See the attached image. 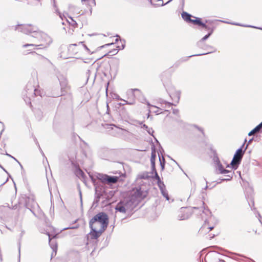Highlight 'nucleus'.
<instances>
[{"label": "nucleus", "instance_id": "obj_1", "mask_svg": "<svg viewBox=\"0 0 262 262\" xmlns=\"http://www.w3.org/2000/svg\"><path fill=\"white\" fill-rule=\"evenodd\" d=\"M31 43H26L23 45V47L27 48L28 47H33V49H43L47 48L52 43L51 38L47 34L37 30L34 35H32V39L30 40ZM32 49H29L28 51H31Z\"/></svg>", "mask_w": 262, "mask_h": 262}, {"label": "nucleus", "instance_id": "obj_2", "mask_svg": "<svg viewBox=\"0 0 262 262\" xmlns=\"http://www.w3.org/2000/svg\"><path fill=\"white\" fill-rule=\"evenodd\" d=\"M23 98L25 101L26 103L28 105H31V100L34 96H40V92L29 81L26 85V88L22 92Z\"/></svg>", "mask_w": 262, "mask_h": 262}, {"label": "nucleus", "instance_id": "obj_3", "mask_svg": "<svg viewBox=\"0 0 262 262\" xmlns=\"http://www.w3.org/2000/svg\"><path fill=\"white\" fill-rule=\"evenodd\" d=\"M135 205L132 200L124 199L119 202L115 207V210L122 213H130L134 209Z\"/></svg>", "mask_w": 262, "mask_h": 262}, {"label": "nucleus", "instance_id": "obj_4", "mask_svg": "<svg viewBox=\"0 0 262 262\" xmlns=\"http://www.w3.org/2000/svg\"><path fill=\"white\" fill-rule=\"evenodd\" d=\"M97 222L100 224V228L102 231H104L108 224V217L107 215L103 212H99L95 215L92 219L91 223Z\"/></svg>", "mask_w": 262, "mask_h": 262}, {"label": "nucleus", "instance_id": "obj_5", "mask_svg": "<svg viewBox=\"0 0 262 262\" xmlns=\"http://www.w3.org/2000/svg\"><path fill=\"white\" fill-rule=\"evenodd\" d=\"M244 146V143L240 148L236 150L235 153L234 154L233 158L231 162L230 165L231 167L234 169H236L241 163L245 151L248 147V145H246L244 150H243Z\"/></svg>", "mask_w": 262, "mask_h": 262}, {"label": "nucleus", "instance_id": "obj_6", "mask_svg": "<svg viewBox=\"0 0 262 262\" xmlns=\"http://www.w3.org/2000/svg\"><path fill=\"white\" fill-rule=\"evenodd\" d=\"M135 92H138L140 94L141 93L140 90L138 89H131L128 90L127 91L126 93L128 96V98L129 99V101H127V100H124V99L121 98L119 96H118L116 97V99L117 100H121V101H122L123 102H124V103H119L118 104L120 105H124L125 104H129V105L135 104V102H136V100H135L136 96H135Z\"/></svg>", "mask_w": 262, "mask_h": 262}, {"label": "nucleus", "instance_id": "obj_7", "mask_svg": "<svg viewBox=\"0 0 262 262\" xmlns=\"http://www.w3.org/2000/svg\"><path fill=\"white\" fill-rule=\"evenodd\" d=\"M15 30L23 32L24 34H30L32 36V35H34L35 32L38 30V28L31 25H18L15 26Z\"/></svg>", "mask_w": 262, "mask_h": 262}, {"label": "nucleus", "instance_id": "obj_8", "mask_svg": "<svg viewBox=\"0 0 262 262\" xmlns=\"http://www.w3.org/2000/svg\"><path fill=\"white\" fill-rule=\"evenodd\" d=\"M192 214V208H181L178 215V219L180 221L185 220L189 219Z\"/></svg>", "mask_w": 262, "mask_h": 262}, {"label": "nucleus", "instance_id": "obj_9", "mask_svg": "<svg viewBox=\"0 0 262 262\" xmlns=\"http://www.w3.org/2000/svg\"><path fill=\"white\" fill-rule=\"evenodd\" d=\"M220 254L216 252L208 253L205 258L206 262H225L220 258Z\"/></svg>", "mask_w": 262, "mask_h": 262}, {"label": "nucleus", "instance_id": "obj_10", "mask_svg": "<svg viewBox=\"0 0 262 262\" xmlns=\"http://www.w3.org/2000/svg\"><path fill=\"white\" fill-rule=\"evenodd\" d=\"M216 173L219 174H228V179L227 180H231L233 177L234 172L226 169L224 168L222 163L217 165L216 166Z\"/></svg>", "mask_w": 262, "mask_h": 262}, {"label": "nucleus", "instance_id": "obj_11", "mask_svg": "<svg viewBox=\"0 0 262 262\" xmlns=\"http://www.w3.org/2000/svg\"><path fill=\"white\" fill-rule=\"evenodd\" d=\"M201 204L202 205V206H201L200 208L194 207H193L192 209L194 210H200L199 213H200V215L201 216V218L206 221L207 219L206 217H205L204 215L209 216V215H210L211 212L208 209H206L205 208V207L204 206V205L205 204L204 202L201 201Z\"/></svg>", "mask_w": 262, "mask_h": 262}, {"label": "nucleus", "instance_id": "obj_12", "mask_svg": "<svg viewBox=\"0 0 262 262\" xmlns=\"http://www.w3.org/2000/svg\"><path fill=\"white\" fill-rule=\"evenodd\" d=\"M201 26L207 30L208 31V33H210V34H212L215 28V26L213 25L212 21L209 20H205V23L202 22V25Z\"/></svg>", "mask_w": 262, "mask_h": 262}, {"label": "nucleus", "instance_id": "obj_13", "mask_svg": "<svg viewBox=\"0 0 262 262\" xmlns=\"http://www.w3.org/2000/svg\"><path fill=\"white\" fill-rule=\"evenodd\" d=\"M58 79L59 81V83L61 87V94L60 95H63L69 89V86L68 85L67 79L63 76L61 77H58Z\"/></svg>", "mask_w": 262, "mask_h": 262}, {"label": "nucleus", "instance_id": "obj_14", "mask_svg": "<svg viewBox=\"0 0 262 262\" xmlns=\"http://www.w3.org/2000/svg\"><path fill=\"white\" fill-rule=\"evenodd\" d=\"M49 245L50 246L51 248L52 249V252L51 255V259L54 257L56 255V252L57 250V243L55 239L54 238L51 239L49 234Z\"/></svg>", "mask_w": 262, "mask_h": 262}, {"label": "nucleus", "instance_id": "obj_15", "mask_svg": "<svg viewBox=\"0 0 262 262\" xmlns=\"http://www.w3.org/2000/svg\"><path fill=\"white\" fill-rule=\"evenodd\" d=\"M146 191H143L141 188H139L134 190L133 196H134L138 200H140L143 199L146 196Z\"/></svg>", "mask_w": 262, "mask_h": 262}, {"label": "nucleus", "instance_id": "obj_16", "mask_svg": "<svg viewBox=\"0 0 262 262\" xmlns=\"http://www.w3.org/2000/svg\"><path fill=\"white\" fill-rule=\"evenodd\" d=\"M91 231L89 233V237L93 239H97L101 234L104 232L102 230V229L99 228L98 230L91 228Z\"/></svg>", "mask_w": 262, "mask_h": 262}, {"label": "nucleus", "instance_id": "obj_17", "mask_svg": "<svg viewBox=\"0 0 262 262\" xmlns=\"http://www.w3.org/2000/svg\"><path fill=\"white\" fill-rule=\"evenodd\" d=\"M119 41L121 43V47L120 45L117 47V49H113L108 52V53L111 54L112 55H116L118 53V50H123L125 48V40L124 39H119Z\"/></svg>", "mask_w": 262, "mask_h": 262}, {"label": "nucleus", "instance_id": "obj_18", "mask_svg": "<svg viewBox=\"0 0 262 262\" xmlns=\"http://www.w3.org/2000/svg\"><path fill=\"white\" fill-rule=\"evenodd\" d=\"M119 179V178L117 176H111L107 175V177L106 178V183L110 184H115L117 183Z\"/></svg>", "mask_w": 262, "mask_h": 262}, {"label": "nucleus", "instance_id": "obj_19", "mask_svg": "<svg viewBox=\"0 0 262 262\" xmlns=\"http://www.w3.org/2000/svg\"><path fill=\"white\" fill-rule=\"evenodd\" d=\"M262 129V122L259 123L258 125H257L254 128H253L251 131H250L248 136H251L254 135L255 134L259 132Z\"/></svg>", "mask_w": 262, "mask_h": 262}, {"label": "nucleus", "instance_id": "obj_20", "mask_svg": "<svg viewBox=\"0 0 262 262\" xmlns=\"http://www.w3.org/2000/svg\"><path fill=\"white\" fill-rule=\"evenodd\" d=\"M222 21L224 22V23H225L226 24H232V25H236V26H242V27H245L253 28L258 29L262 30V28L257 27L253 26H252V25H245L241 24L239 23H229V22L225 21Z\"/></svg>", "mask_w": 262, "mask_h": 262}, {"label": "nucleus", "instance_id": "obj_21", "mask_svg": "<svg viewBox=\"0 0 262 262\" xmlns=\"http://www.w3.org/2000/svg\"><path fill=\"white\" fill-rule=\"evenodd\" d=\"M192 17L194 19H193L190 18V20L188 23H192L193 25H198L199 26H201V25H202V21L201 20L200 18H198L195 16H192Z\"/></svg>", "mask_w": 262, "mask_h": 262}, {"label": "nucleus", "instance_id": "obj_22", "mask_svg": "<svg viewBox=\"0 0 262 262\" xmlns=\"http://www.w3.org/2000/svg\"><path fill=\"white\" fill-rule=\"evenodd\" d=\"M148 105L149 106V112H152L157 115L162 113V112H160V110H161L160 108L154 105H150L149 103L148 104Z\"/></svg>", "mask_w": 262, "mask_h": 262}, {"label": "nucleus", "instance_id": "obj_23", "mask_svg": "<svg viewBox=\"0 0 262 262\" xmlns=\"http://www.w3.org/2000/svg\"><path fill=\"white\" fill-rule=\"evenodd\" d=\"M140 124L141 125V128L145 129L150 135L153 136L154 131L152 128L148 127L147 125L143 124L142 122H140Z\"/></svg>", "mask_w": 262, "mask_h": 262}, {"label": "nucleus", "instance_id": "obj_24", "mask_svg": "<svg viewBox=\"0 0 262 262\" xmlns=\"http://www.w3.org/2000/svg\"><path fill=\"white\" fill-rule=\"evenodd\" d=\"M182 18L187 23H189L192 15L186 12H183L181 14Z\"/></svg>", "mask_w": 262, "mask_h": 262}, {"label": "nucleus", "instance_id": "obj_25", "mask_svg": "<svg viewBox=\"0 0 262 262\" xmlns=\"http://www.w3.org/2000/svg\"><path fill=\"white\" fill-rule=\"evenodd\" d=\"M156 154L154 152H152L151 153V156L150 158V162H151V170H155L156 167H155V158H156Z\"/></svg>", "mask_w": 262, "mask_h": 262}, {"label": "nucleus", "instance_id": "obj_26", "mask_svg": "<svg viewBox=\"0 0 262 262\" xmlns=\"http://www.w3.org/2000/svg\"><path fill=\"white\" fill-rule=\"evenodd\" d=\"M97 178L100 180L102 182L106 183V178L107 175L105 174L97 173L96 176Z\"/></svg>", "mask_w": 262, "mask_h": 262}, {"label": "nucleus", "instance_id": "obj_27", "mask_svg": "<svg viewBox=\"0 0 262 262\" xmlns=\"http://www.w3.org/2000/svg\"><path fill=\"white\" fill-rule=\"evenodd\" d=\"M149 178V173L147 172H143L139 174L137 176V179H147Z\"/></svg>", "mask_w": 262, "mask_h": 262}, {"label": "nucleus", "instance_id": "obj_28", "mask_svg": "<svg viewBox=\"0 0 262 262\" xmlns=\"http://www.w3.org/2000/svg\"><path fill=\"white\" fill-rule=\"evenodd\" d=\"M172 0H169L167 3H163V0H157V2H158V3L157 4H153V6L155 7H160V6H165V5L169 3L170 2H171Z\"/></svg>", "mask_w": 262, "mask_h": 262}, {"label": "nucleus", "instance_id": "obj_29", "mask_svg": "<svg viewBox=\"0 0 262 262\" xmlns=\"http://www.w3.org/2000/svg\"><path fill=\"white\" fill-rule=\"evenodd\" d=\"M89 225L90 228H93L96 230H98L99 229V227H100V224H99L97 221L92 223L91 220L90 221Z\"/></svg>", "mask_w": 262, "mask_h": 262}, {"label": "nucleus", "instance_id": "obj_30", "mask_svg": "<svg viewBox=\"0 0 262 262\" xmlns=\"http://www.w3.org/2000/svg\"><path fill=\"white\" fill-rule=\"evenodd\" d=\"M216 51V49H214L213 51H210L209 52H208V53H202V54H195V55H190L189 56L187 57H186L184 59H183L182 60V61H186L188 60V58L189 57H193V56H201V55H206V54H209V53H212V52H214Z\"/></svg>", "mask_w": 262, "mask_h": 262}, {"label": "nucleus", "instance_id": "obj_31", "mask_svg": "<svg viewBox=\"0 0 262 262\" xmlns=\"http://www.w3.org/2000/svg\"><path fill=\"white\" fill-rule=\"evenodd\" d=\"M211 35V34H210V33H208L207 35H205L202 39H201L198 42V45L199 46H200L201 43H203L204 41L207 39Z\"/></svg>", "mask_w": 262, "mask_h": 262}, {"label": "nucleus", "instance_id": "obj_32", "mask_svg": "<svg viewBox=\"0 0 262 262\" xmlns=\"http://www.w3.org/2000/svg\"><path fill=\"white\" fill-rule=\"evenodd\" d=\"M70 18L71 20L69 21L68 19H67V22L74 28L77 27V24L76 21L74 20L71 17H70Z\"/></svg>", "mask_w": 262, "mask_h": 262}, {"label": "nucleus", "instance_id": "obj_33", "mask_svg": "<svg viewBox=\"0 0 262 262\" xmlns=\"http://www.w3.org/2000/svg\"><path fill=\"white\" fill-rule=\"evenodd\" d=\"M161 192L162 195L166 199V200L168 201L169 200V195L166 189L161 191Z\"/></svg>", "mask_w": 262, "mask_h": 262}, {"label": "nucleus", "instance_id": "obj_34", "mask_svg": "<svg viewBox=\"0 0 262 262\" xmlns=\"http://www.w3.org/2000/svg\"><path fill=\"white\" fill-rule=\"evenodd\" d=\"M158 185L159 187L160 191H162V190L166 189L165 185H164V184L163 182H161V181L158 182Z\"/></svg>", "mask_w": 262, "mask_h": 262}, {"label": "nucleus", "instance_id": "obj_35", "mask_svg": "<svg viewBox=\"0 0 262 262\" xmlns=\"http://www.w3.org/2000/svg\"><path fill=\"white\" fill-rule=\"evenodd\" d=\"M159 161L160 163V166L161 167L162 170H163L164 169L165 167V159L163 157H162V160L161 159L160 157L159 158Z\"/></svg>", "mask_w": 262, "mask_h": 262}, {"label": "nucleus", "instance_id": "obj_36", "mask_svg": "<svg viewBox=\"0 0 262 262\" xmlns=\"http://www.w3.org/2000/svg\"><path fill=\"white\" fill-rule=\"evenodd\" d=\"M120 115L123 118H126L128 117V113L126 112L125 110H123L122 112H120Z\"/></svg>", "mask_w": 262, "mask_h": 262}, {"label": "nucleus", "instance_id": "obj_37", "mask_svg": "<svg viewBox=\"0 0 262 262\" xmlns=\"http://www.w3.org/2000/svg\"><path fill=\"white\" fill-rule=\"evenodd\" d=\"M77 44H71L69 45L68 47V50L69 52H71L72 54H74L75 53V52L73 51V48L74 47L77 46Z\"/></svg>", "mask_w": 262, "mask_h": 262}, {"label": "nucleus", "instance_id": "obj_38", "mask_svg": "<svg viewBox=\"0 0 262 262\" xmlns=\"http://www.w3.org/2000/svg\"><path fill=\"white\" fill-rule=\"evenodd\" d=\"M77 174L78 176H81L82 178H84V173L83 172V171L82 170H81L80 169L77 170Z\"/></svg>", "mask_w": 262, "mask_h": 262}, {"label": "nucleus", "instance_id": "obj_39", "mask_svg": "<svg viewBox=\"0 0 262 262\" xmlns=\"http://www.w3.org/2000/svg\"><path fill=\"white\" fill-rule=\"evenodd\" d=\"M213 160H214V162L216 165V166L217 165H219L220 164H221V163L219 160V158L217 157H214L213 158Z\"/></svg>", "mask_w": 262, "mask_h": 262}, {"label": "nucleus", "instance_id": "obj_40", "mask_svg": "<svg viewBox=\"0 0 262 262\" xmlns=\"http://www.w3.org/2000/svg\"><path fill=\"white\" fill-rule=\"evenodd\" d=\"M54 7L55 8V11L59 15V17L61 18L62 20H63V17L60 14V13L59 12L58 9L57 8L56 5L54 4Z\"/></svg>", "mask_w": 262, "mask_h": 262}, {"label": "nucleus", "instance_id": "obj_41", "mask_svg": "<svg viewBox=\"0 0 262 262\" xmlns=\"http://www.w3.org/2000/svg\"><path fill=\"white\" fill-rule=\"evenodd\" d=\"M152 171L155 173V178L158 180V182H160L161 181L160 178L159 176H158L156 170L155 169V170H152Z\"/></svg>", "mask_w": 262, "mask_h": 262}, {"label": "nucleus", "instance_id": "obj_42", "mask_svg": "<svg viewBox=\"0 0 262 262\" xmlns=\"http://www.w3.org/2000/svg\"><path fill=\"white\" fill-rule=\"evenodd\" d=\"M226 178L222 179H219L220 181H218L217 183H221L222 181H229V180H227L226 179H228V174L225 176Z\"/></svg>", "mask_w": 262, "mask_h": 262}, {"label": "nucleus", "instance_id": "obj_43", "mask_svg": "<svg viewBox=\"0 0 262 262\" xmlns=\"http://www.w3.org/2000/svg\"><path fill=\"white\" fill-rule=\"evenodd\" d=\"M38 58L40 60H47V61H48L49 62H50L47 58L43 57V56L38 55Z\"/></svg>", "mask_w": 262, "mask_h": 262}, {"label": "nucleus", "instance_id": "obj_44", "mask_svg": "<svg viewBox=\"0 0 262 262\" xmlns=\"http://www.w3.org/2000/svg\"><path fill=\"white\" fill-rule=\"evenodd\" d=\"M7 156L9 157H11V158L13 159L15 161H17L19 164L20 165V166L22 167V165H21V164L17 161V160L14 157H13L12 156L10 155V154H6Z\"/></svg>", "mask_w": 262, "mask_h": 262}, {"label": "nucleus", "instance_id": "obj_45", "mask_svg": "<svg viewBox=\"0 0 262 262\" xmlns=\"http://www.w3.org/2000/svg\"><path fill=\"white\" fill-rule=\"evenodd\" d=\"M114 43L112 42V43H106L105 45H104L102 46H100V47H99V48L100 49H102V48H105V47H108V46H110L111 45H113Z\"/></svg>", "mask_w": 262, "mask_h": 262}, {"label": "nucleus", "instance_id": "obj_46", "mask_svg": "<svg viewBox=\"0 0 262 262\" xmlns=\"http://www.w3.org/2000/svg\"><path fill=\"white\" fill-rule=\"evenodd\" d=\"M79 44H81V45L83 46V47H84V48H85V49L88 51H89V52L90 51L89 49L86 47V46L85 45H84V44H83V42L80 41V42H79Z\"/></svg>", "mask_w": 262, "mask_h": 262}, {"label": "nucleus", "instance_id": "obj_47", "mask_svg": "<svg viewBox=\"0 0 262 262\" xmlns=\"http://www.w3.org/2000/svg\"><path fill=\"white\" fill-rule=\"evenodd\" d=\"M180 92L179 91H177L176 92V96H177V98H178V101H179V100L180 99Z\"/></svg>", "mask_w": 262, "mask_h": 262}, {"label": "nucleus", "instance_id": "obj_48", "mask_svg": "<svg viewBox=\"0 0 262 262\" xmlns=\"http://www.w3.org/2000/svg\"><path fill=\"white\" fill-rule=\"evenodd\" d=\"M162 103H165V104H167L168 106H171V105H173V103H172L167 102H166V101H162Z\"/></svg>", "mask_w": 262, "mask_h": 262}, {"label": "nucleus", "instance_id": "obj_49", "mask_svg": "<svg viewBox=\"0 0 262 262\" xmlns=\"http://www.w3.org/2000/svg\"><path fill=\"white\" fill-rule=\"evenodd\" d=\"M106 126H107V128H113L112 126H116L114 124H106Z\"/></svg>", "mask_w": 262, "mask_h": 262}, {"label": "nucleus", "instance_id": "obj_50", "mask_svg": "<svg viewBox=\"0 0 262 262\" xmlns=\"http://www.w3.org/2000/svg\"><path fill=\"white\" fill-rule=\"evenodd\" d=\"M179 113V110L178 109H173V113L174 114H178Z\"/></svg>", "mask_w": 262, "mask_h": 262}, {"label": "nucleus", "instance_id": "obj_51", "mask_svg": "<svg viewBox=\"0 0 262 262\" xmlns=\"http://www.w3.org/2000/svg\"><path fill=\"white\" fill-rule=\"evenodd\" d=\"M194 126L195 127H196V128H198L199 130H200L202 133H203V129L199 127H198V126L196 125H194Z\"/></svg>", "mask_w": 262, "mask_h": 262}, {"label": "nucleus", "instance_id": "obj_52", "mask_svg": "<svg viewBox=\"0 0 262 262\" xmlns=\"http://www.w3.org/2000/svg\"><path fill=\"white\" fill-rule=\"evenodd\" d=\"M37 144H38V147H39V150H40V152H41V154L42 155V156H45L44 153H43V152L42 151V149H41V148H40V146H39V144H38V142H37Z\"/></svg>", "mask_w": 262, "mask_h": 262}, {"label": "nucleus", "instance_id": "obj_53", "mask_svg": "<svg viewBox=\"0 0 262 262\" xmlns=\"http://www.w3.org/2000/svg\"><path fill=\"white\" fill-rule=\"evenodd\" d=\"M196 45H197V46H198L199 48H204V42H203V43H201V45H200V46H199V45H198V43H196Z\"/></svg>", "mask_w": 262, "mask_h": 262}, {"label": "nucleus", "instance_id": "obj_54", "mask_svg": "<svg viewBox=\"0 0 262 262\" xmlns=\"http://www.w3.org/2000/svg\"><path fill=\"white\" fill-rule=\"evenodd\" d=\"M258 217H259V219H258L259 221V222L261 223V225H262V221H261V215H260V214H259V213H258Z\"/></svg>", "mask_w": 262, "mask_h": 262}, {"label": "nucleus", "instance_id": "obj_55", "mask_svg": "<svg viewBox=\"0 0 262 262\" xmlns=\"http://www.w3.org/2000/svg\"><path fill=\"white\" fill-rule=\"evenodd\" d=\"M116 36L117 37V38H116V40H115V43H117L119 41L118 38H120V36H119V35H118L117 34L116 35Z\"/></svg>", "mask_w": 262, "mask_h": 262}, {"label": "nucleus", "instance_id": "obj_56", "mask_svg": "<svg viewBox=\"0 0 262 262\" xmlns=\"http://www.w3.org/2000/svg\"><path fill=\"white\" fill-rule=\"evenodd\" d=\"M74 228H75V227H67V228H64L62 229V230H67V229H74Z\"/></svg>", "mask_w": 262, "mask_h": 262}, {"label": "nucleus", "instance_id": "obj_57", "mask_svg": "<svg viewBox=\"0 0 262 262\" xmlns=\"http://www.w3.org/2000/svg\"><path fill=\"white\" fill-rule=\"evenodd\" d=\"M8 179H7V180L4 182L1 185H0V187L4 185L7 181H8Z\"/></svg>", "mask_w": 262, "mask_h": 262}, {"label": "nucleus", "instance_id": "obj_58", "mask_svg": "<svg viewBox=\"0 0 262 262\" xmlns=\"http://www.w3.org/2000/svg\"><path fill=\"white\" fill-rule=\"evenodd\" d=\"M208 228L209 229V231H211L214 228V227L213 226L209 227H208Z\"/></svg>", "mask_w": 262, "mask_h": 262}, {"label": "nucleus", "instance_id": "obj_59", "mask_svg": "<svg viewBox=\"0 0 262 262\" xmlns=\"http://www.w3.org/2000/svg\"><path fill=\"white\" fill-rule=\"evenodd\" d=\"M90 177H91V178L92 181L93 182H95V180H94V178H93L92 176H90Z\"/></svg>", "mask_w": 262, "mask_h": 262}, {"label": "nucleus", "instance_id": "obj_60", "mask_svg": "<svg viewBox=\"0 0 262 262\" xmlns=\"http://www.w3.org/2000/svg\"><path fill=\"white\" fill-rule=\"evenodd\" d=\"M252 140H253V139H251L249 140L247 145H248L252 142Z\"/></svg>", "mask_w": 262, "mask_h": 262}, {"label": "nucleus", "instance_id": "obj_61", "mask_svg": "<svg viewBox=\"0 0 262 262\" xmlns=\"http://www.w3.org/2000/svg\"><path fill=\"white\" fill-rule=\"evenodd\" d=\"M92 3L94 4V5H96V2L95 0H92Z\"/></svg>", "mask_w": 262, "mask_h": 262}, {"label": "nucleus", "instance_id": "obj_62", "mask_svg": "<svg viewBox=\"0 0 262 262\" xmlns=\"http://www.w3.org/2000/svg\"><path fill=\"white\" fill-rule=\"evenodd\" d=\"M106 67H109V68H110V69H111V70L112 69V67H111L110 65H109V64H107V65H106Z\"/></svg>", "mask_w": 262, "mask_h": 262}, {"label": "nucleus", "instance_id": "obj_63", "mask_svg": "<svg viewBox=\"0 0 262 262\" xmlns=\"http://www.w3.org/2000/svg\"><path fill=\"white\" fill-rule=\"evenodd\" d=\"M24 233H25L24 231H22L21 233V236H23L24 234Z\"/></svg>", "mask_w": 262, "mask_h": 262}, {"label": "nucleus", "instance_id": "obj_64", "mask_svg": "<svg viewBox=\"0 0 262 262\" xmlns=\"http://www.w3.org/2000/svg\"><path fill=\"white\" fill-rule=\"evenodd\" d=\"M116 68H117L118 66V62H117V63H116Z\"/></svg>", "mask_w": 262, "mask_h": 262}]
</instances>
